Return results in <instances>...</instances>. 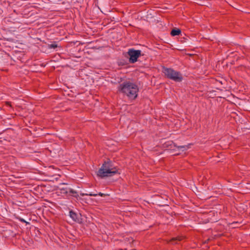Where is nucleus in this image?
Returning a JSON list of instances; mask_svg holds the SVG:
<instances>
[{"label":"nucleus","instance_id":"nucleus-17","mask_svg":"<svg viewBox=\"0 0 250 250\" xmlns=\"http://www.w3.org/2000/svg\"><path fill=\"white\" fill-rule=\"evenodd\" d=\"M168 144L171 143V142H168Z\"/></svg>","mask_w":250,"mask_h":250},{"label":"nucleus","instance_id":"nucleus-15","mask_svg":"<svg viewBox=\"0 0 250 250\" xmlns=\"http://www.w3.org/2000/svg\"><path fill=\"white\" fill-rule=\"evenodd\" d=\"M21 221L25 222V221L23 219H21Z\"/></svg>","mask_w":250,"mask_h":250},{"label":"nucleus","instance_id":"nucleus-10","mask_svg":"<svg viewBox=\"0 0 250 250\" xmlns=\"http://www.w3.org/2000/svg\"><path fill=\"white\" fill-rule=\"evenodd\" d=\"M60 190L61 191V193L67 194L68 192L69 188H60Z\"/></svg>","mask_w":250,"mask_h":250},{"label":"nucleus","instance_id":"nucleus-13","mask_svg":"<svg viewBox=\"0 0 250 250\" xmlns=\"http://www.w3.org/2000/svg\"><path fill=\"white\" fill-rule=\"evenodd\" d=\"M11 18V17H9L8 18H5L4 19V21L5 22H6V21H11L9 19Z\"/></svg>","mask_w":250,"mask_h":250},{"label":"nucleus","instance_id":"nucleus-14","mask_svg":"<svg viewBox=\"0 0 250 250\" xmlns=\"http://www.w3.org/2000/svg\"><path fill=\"white\" fill-rule=\"evenodd\" d=\"M6 104H7V105H9L10 106H11V104H10V102H7L6 103Z\"/></svg>","mask_w":250,"mask_h":250},{"label":"nucleus","instance_id":"nucleus-7","mask_svg":"<svg viewBox=\"0 0 250 250\" xmlns=\"http://www.w3.org/2000/svg\"><path fill=\"white\" fill-rule=\"evenodd\" d=\"M69 216L75 221L78 219L77 214L72 210L69 211Z\"/></svg>","mask_w":250,"mask_h":250},{"label":"nucleus","instance_id":"nucleus-6","mask_svg":"<svg viewBox=\"0 0 250 250\" xmlns=\"http://www.w3.org/2000/svg\"><path fill=\"white\" fill-rule=\"evenodd\" d=\"M181 31L179 29H173L171 30L170 34L172 36L179 35L181 34Z\"/></svg>","mask_w":250,"mask_h":250},{"label":"nucleus","instance_id":"nucleus-1","mask_svg":"<svg viewBox=\"0 0 250 250\" xmlns=\"http://www.w3.org/2000/svg\"><path fill=\"white\" fill-rule=\"evenodd\" d=\"M118 90L126 96L128 99L134 100L137 97L139 88L135 83L126 81L120 84Z\"/></svg>","mask_w":250,"mask_h":250},{"label":"nucleus","instance_id":"nucleus-11","mask_svg":"<svg viewBox=\"0 0 250 250\" xmlns=\"http://www.w3.org/2000/svg\"><path fill=\"white\" fill-rule=\"evenodd\" d=\"M178 148L181 150L182 151H185L189 148L188 146H177Z\"/></svg>","mask_w":250,"mask_h":250},{"label":"nucleus","instance_id":"nucleus-16","mask_svg":"<svg viewBox=\"0 0 250 250\" xmlns=\"http://www.w3.org/2000/svg\"><path fill=\"white\" fill-rule=\"evenodd\" d=\"M65 183H62V185H65Z\"/></svg>","mask_w":250,"mask_h":250},{"label":"nucleus","instance_id":"nucleus-2","mask_svg":"<svg viewBox=\"0 0 250 250\" xmlns=\"http://www.w3.org/2000/svg\"><path fill=\"white\" fill-rule=\"evenodd\" d=\"M118 173V169L113 167L110 161L105 162L97 172V175L102 178L112 176Z\"/></svg>","mask_w":250,"mask_h":250},{"label":"nucleus","instance_id":"nucleus-5","mask_svg":"<svg viewBox=\"0 0 250 250\" xmlns=\"http://www.w3.org/2000/svg\"><path fill=\"white\" fill-rule=\"evenodd\" d=\"M81 195L82 196H96L97 195H99V196H100L101 197H105L106 196H108V194L103 193L102 192H99V193H81Z\"/></svg>","mask_w":250,"mask_h":250},{"label":"nucleus","instance_id":"nucleus-8","mask_svg":"<svg viewBox=\"0 0 250 250\" xmlns=\"http://www.w3.org/2000/svg\"><path fill=\"white\" fill-rule=\"evenodd\" d=\"M184 238V237L183 236H178V237H174L173 238H172L170 240V241L173 243V244H176L177 242H175V241H181L182 240H183Z\"/></svg>","mask_w":250,"mask_h":250},{"label":"nucleus","instance_id":"nucleus-3","mask_svg":"<svg viewBox=\"0 0 250 250\" xmlns=\"http://www.w3.org/2000/svg\"><path fill=\"white\" fill-rule=\"evenodd\" d=\"M163 72L167 78L175 82H180L183 79L181 73L173 69L164 68Z\"/></svg>","mask_w":250,"mask_h":250},{"label":"nucleus","instance_id":"nucleus-12","mask_svg":"<svg viewBox=\"0 0 250 250\" xmlns=\"http://www.w3.org/2000/svg\"><path fill=\"white\" fill-rule=\"evenodd\" d=\"M58 46L57 44L56 43H52L49 45V48H53L55 49L57 48Z\"/></svg>","mask_w":250,"mask_h":250},{"label":"nucleus","instance_id":"nucleus-4","mask_svg":"<svg viewBox=\"0 0 250 250\" xmlns=\"http://www.w3.org/2000/svg\"><path fill=\"white\" fill-rule=\"evenodd\" d=\"M129 56V61L130 63H134L137 62L138 58L141 55V51L129 49L127 52Z\"/></svg>","mask_w":250,"mask_h":250},{"label":"nucleus","instance_id":"nucleus-9","mask_svg":"<svg viewBox=\"0 0 250 250\" xmlns=\"http://www.w3.org/2000/svg\"><path fill=\"white\" fill-rule=\"evenodd\" d=\"M68 192L71 193L72 195L75 197H77L79 196L77 192L71 188H69Z\"/></svg>","mask_w":250,"mask_h":250}]
</instances>
